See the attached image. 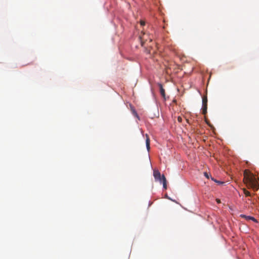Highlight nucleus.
<instances>
[{"mask_svg":"<svg viewBox=\"0 0 259 259\" xmlns=\"http://www.w3.org/2000/svg\"><path fill=\"white\" fill-rule=\"evenodd\" d=\"M244 182L248 188H252L256 191L259 189V179L248 170L244 171Z\"/></svg>","mask_w":259,"mask_h":259,"instance_id":"obj_1","label":"nucleus"},{"mask_svg":"<svg viewBox=\"0 0 259 259\" xmlns=\"http://www.w3.org/2000/svg\"><path fill=\"white\" fill-rule=\"evenodd\" d=\"M153 176L156 181H159L163 184V187L164 189H167L166 179L163 175L161 176L160 172L158 170L154 169L153 171Z\"/></svg>","mask_w":259,"mask_h":259,"instance_id":"obj_2","label":"nucleus"},{"mask_svg":"<svg viewBox=\"0 0 259 259\" xmlns=\"http://www.w3.org/2000/svg\"><path fill=\"white\" fill-rule=\"evenodd\" d=\"M153 176L156 181H159L163 184V187L164 189H167L166 179L163 175L161 176L160 172L158 170L154 169L153 171Z\"/></svg>","mask_w":259,"mask_h":259,"instance_id":"obj_3","label":"nucleus"},{"mask_svg":"<svg viewBox=\"0 0 259 259\" xmlns=\"http://www.w3.org/2000/svg\"><path fill=\"white\" fill-rule=\"evenodd\" d=\"M240 217L241 218L245 219L247 221L251 220L255 223L257 222V220L254 218L251 217V216L246 215L245 214H240Z\"/></svg>","mask_w":259,"mask_h":259,"instance_id":"obj_4","label":"nucleus"},{"mask_svg":"<svg viewBox=\"0 0 259 259\" xmlns=\"http://www.w3.org/2000/svg\"><path fill=\"white\" fill-rule=\"evenodd\" d=\"M160 88V93L161 95L162 96L163 98H165V90L163 88L162 85L161 84H159V85Z\"/></svg>","mask_w":259,"mask_h":259,"instance_id":"obj_5","label":"nucleus"},{"mask_svg":"<svg viewBox=\"0 0 259 259\" xmlns=\"http://www.w3.org/2000/svg\"><path fill=\"white\" fill-rule=\"evenodd\" d=\"M146 147H147L148 151H149V150H150V139L147 134L146 135Z\"/></svg>","mask_w":259,"mask_h":259,"instance_id":"obj_6","label":"nucleus"},{"mask_svg":"<svg viewBox=\"0 0 259 259\" xmlns=\"http://www.w3.org/2000/svg\"><path fill=\"white\" fill-rule=\"evenodd\" d=\"M207 105H202V113L203 115H205L207 113Z\"/></svg>","mask_w":259,"mask_h":259,"instance_id":"obj_7","label":"nucleus"},{"mask_svg":"<svg viewBox=\"0 0 259 259\" xmlns=\"http://www.w3.org/2000/svg\"><path fill=\"white\" fill-rule=\"evenodd\" d=\"M140 39H141V45L142 46H144V44L145 43V41H147V40L146 38H145V34H144L143 35V36H140Z\"/></svg>","mask_w":259,"mask_h":259,"instance_id":"obj_8","label":"nucleus"},{"mask_svg":"<svg viewBox=\"0 0 259 259\" xmlns=\"http://www.w3.org/2000/svg\"><path fill=\"white\" fill-rule=\"evenodd\" d=\"M243 191L246 196H251L250 193L245 188L243 189Z\"/></svg>","mask_w":259,"mask_h":259,"instance_id":"obj_9","label":"nucleus"},{"mask_svg":"<svg viewBox=\"0 0 259 259\" xmlns=\"http://www.w3.org/2000/svg\"><path fill=\"white\" fill-rule=\"evenodd\" d=\"M207 97H203L202 98V105H207Z\"/></svg>","mask_w":259,"mask_h":259,"instance_id":"obj_10","label":"nucleus"},{"mask_svg":"<svg viewBox=\"0 0 259 259\" xmlns=\"http://www.w3.org/2000/svg\"><path fill=\"white\" fill-rule=\"evenodd\" d=\"M204 175L206 178L208 179L209 178L208 174L206 172H204Z\"/></svg>","mask_w":259,"mask_h":259,"instance_id":"obj_11","label":"nucleus"},{"mask_svg":"<svg viewBox=\"0 0 259 259\" xmlns=\"http://www.w3.org/2000/svg\"><path fill=\"white\" fill-rule=\"evenodd\" d=\"M133 113L136 117H138V114L135 110H133Z\"/></svg>","mask_w":259,"mask_h":259,"instance_id":"obj_12","label":"nucleus"},{"mask_svg":"<svg viewBox=\"0 0 259 259\" xmlns=\"http://www.w3.org/2000/svg\"><path fill=\"white\" fill-rule=\"evenodd\" d=\"M140 24H141V25L143 26V25H145V22L144 21H140Z\"/></svg>","mask_w":259,"mask_h":259,"instance_id":"obj_13","label":"nucleus"},{"mask_svg":"<svg viewBox=\"0 0 259 259\" xmlns=\"http://www.w3.org/2000/svg\"><path fill=\"white\" fill-rule=\"evenodd\" d=\"M211 180L214 181V182L218 183H219V184L221 183L220 182L217 181V180H214L213 178H211Z\"/></svg>","mask_w":259,"mask_h":259,"instance_id":"obj_14","label":"nucleus"},{"mask_svg":"<svg viewBox=\"0 0 259 259\" xmlns=\"http://www.w3.org/2000/svg\"><path fill=\"white\" fill-rule=\"evenodd\" d=\"M181 120H182V118H181L180 117H178V120H179V121H181Z\"/></svg>","mask_w":259,"mask_h":259,"instance_id":"obj_15","label":"nucleus"},{"mask_svg":"<svg viewBox=\"0 0 259 259\" xmlns=\"http://www.w3.org/2000/svg\"><path fill=\"white\" fill-rule=\"evenodd\" d=\"M217 202L218 203H220V202H221V201H220V200H219V199H217Z\"/></svg>","mask_w":259,"mask_h":259,"instance_id":"obj_16","label":"nucleus"},{"mask_svg":"<svg viewBox=\"0 0 259 259\" xmlns=\"http://www.w3.org/2000/svg\"><path fill=\"white\" fill-rule=\"evenodd\" d=\"M152 41V39L151 38H149V42H151Z\"/></svg>","mask_w":259,"mask_h":259,"instance_id":"obj_17","label":"nucleus"},{"mask_svg":"<svg viewBox=\"0 0 259 259\" xmlns=\"http://www.w3.org/2000/svg\"><path fill=\"white\" fill-rule=\"evenodd\" d=\"M147 53L150 54V51H148V52H147Z\"/></svg>","mask_w":259,"mask_h":259,"instance_id":"obj_18","label":"nucleus"}]
</instances>
